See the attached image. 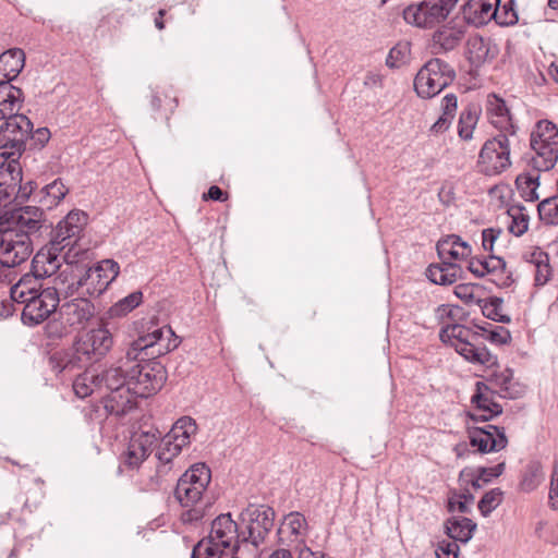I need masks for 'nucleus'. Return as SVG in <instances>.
<instances>
[{"label": "nucleus", "mask_w": 558, "mask_h": 558, "mask_svg": "<svg viewBox=\"0 0 558 558\" xmlns=\"http://www.w3.org/2000/svg\"><path fill=\"white\" fill-rule=\"evenodd\" d=\"M59 315L70 328L82 329L95 316V306L88 299H73L60 306Z\"/></svg>", "instance_id": "aec40b11"}, {"label": "nucleus", "mask_w": 558, "mask_h": 558, "mask_svg": "<svg viewBox=\"0 0 558 558\" xmlns=\"http://www.w3.org/2000/svg\"><path fill=\"white\" fill-rule=\"evenodd\" d=\"M68 192L69 189L65 187L61 179H56L35 194L34 202L38 203L39 206L34 207L40 209V220L44 226H46V220L44 219L45 210L54 208L65 197Z\"/></svg>", "instance_id": "4be33fe9"}, {"label": "nucleus", "mask_w": 558, "mask_h": 558, "mask_svg": "<svg viewBox=\"0 0 558 558\" xmlns=\"http://www.w3.org/2000/svg\"><path fill=\"white\" fill-rule=\"evenodd\" d=\"M508 216L511 218L508 230L515 236H521L529 229L530 217L525 213V207L520 204H511L507 209Z\"/></svg>", "instance_id": "ea45409f"}, {"label": "nucleus", "mask_w": 558, "mask_h": 558, "mask_svg": "<svg viewBox=\"0 0 558 558\" xmlns=\"http://www.w3.org/2000/svg\"><path fill=\"white\" fill-rule=\"evenodd\" d=\"M276 512L268 505L248 504L240 513L244 524L242 543L252 544L256 549L262 545L275 524Z\"/></svg>", "instance_id": "1a4fd4ad"}, {"label": "nucleus", "mask_w": 558, "mask_h": 558, "mask_svg": "<svg viewBox=\"0 0 558 558\" xmlns=\"http://www.w3.org/2000/svg\"><path fill=\"white\" fill-rule=\"evenodd\" d=\"M500 0H469L463 4L464 17L473 23H484L494 19L493 11Z\"/></svg>", "instance_id": "2f4dec72"}, {"label": "nucleus", "mask_w": 558, "mask_h": 558, "mask_svg": "<svg viewBox=\"0 0 558 558\" xmlns=\"http://www.w3.org/2000/svg\"><path fill=\"white\" fill-rule=\"evenodd\" d=\"M458 108V98L453 93L445 95L441 100V116L430 126L429 132L433 134H441L446 132L456 116Z\"/></svg>", "instance_id": "72a5a7b5"}, {"label": "nucleus", "mask_w": 558, "mask_h": 558, "mask_svg": "<svg viewBox=\"0 0 558 558\" xmlns=\"http://www.w3.org/2000/svg\"><path fill=\"white\" fill-rule=\"evenodd\" d=\"M208 536L218 542L223 549H230V558H246L241 548L242 530H239V524L232 519L231 513H221L215 518Z\"/></svg>", "instance_id": "f3484780"}, {"label": "nucleus", "mask_w": 558, "mask_h": 558, "mask_svg": "<svg viewBox=\"0 0 558 558\" xmlns=\"http://www.w3.org/2000/svg\"><path fill=\"white\" fill-rule=\"evenodd\" d=\"M11 299L17 305H23L22 322L33 327L45 322L58 307L60 299L57 288L33 287L29 293L14 295L11 291Z\"/></svg>", "instance_id": "0eeeda50"}, {"label": "nucleus", "mask_w": 558, "mask_h": 558, "mask_svg": "<svg viewBox=\"0 0 558 558\" xmlns=\"http://www.w3.org/2000/svg\"><path fill=\"white\" fill-rule=\"evenodd\" d=\"M463 31L454 27H441L433 34L432 52L445 53L453 50L463 38Z\"/></svg>", "instance_id": "7c9ffc66"}, {"label": "nucleus", "mask_w": 558, "mask_h": 558, "mask_svg": "<svg viewBox=\"0 0 558 558\" xmlns=\"http://www.w3.org/2000/svg\"><path fill=\"white\" fill-rule=\"evenodd\" d=\"M70 328L63 319H52L45 325V335L48 339L58 340L69 333Z\"/></svg>", "instance_id": "5fc2aeb1"}, {"label": "nucleus", "mask_w": 558, "mask_h": 558, "mask_svg": "<svg viewBox=\"0 0 558 558\" xmlns=\"http://www.w3.org/2000/svg\"><path fill=\"white\" fill-rule=\"evenodd\" d=\"M454 294L460 300L469 302L473 299V286L469 283H460L454 288Z\"/></svg>", "instance_id": "e2e57ef3"}, {"label": "nucleus", "mask_w": 558, "mask_h": 558, "mask_svg": "<svg viewBox=\"0 0 558 558\" xmlns=\"http://www.w3.org/2000/svg\"><path fill=\"white\" fill-rule=\"evenodd\" d=\"M180 342L172 328L163 326L154 329L149 327L145 335L130 344L125 359L128 362H136L129 367V391L134 407L136 398H148L162 388L167 371L157 359L177 349Z\"/></svg>", "instance_id": "f257e3e1"}, {"label": "nucleus", "mask_w": 558, "mask_h": 558, "mask_svg": "<svg viewBox=\"0 0 558 558\" xmlns=\"http://www.w3.org/2000/svg\"><path fill=\"white\" fill-rule=\"evenodd\" d=\"M25 52L21 48H11L0 54V80L9 82L17 78L25 66Z\"/></svg>", "instance_id": "a878e982"}, {"label": "nucleus", "mask_w": 558, "mask_h": 558, "mask_svg": "<svg viewBox=\"0 0 558 558\" xmlns=\"http://www.w3.org/2000/svg\"><path fill=\"white\" fill-rule=\"evenodd\" d=\"M548 504L553 510H558V470H557V466L554 470L551 481H550Z\"/></svg>", "instance_id": "680f3d73"}, {"label": "nucleus", "mask_w": 558, "mask_h": 558, "mask_svg": "<svg viewBox=\"0 0 558 558\" xmlns=\"http://www.w3.org/2000/svg\"><path fill=\"white\" fill-rule=\"evenodd\" d=\"M515 187L520 196L525 202H535L538 199L537 189L539 186V172H523L520 173L515 181Z\"/></svg>", "instance_id": "e433bc0d"}, {"label": "nucleus", "mask_w": 558, "mask_h": 558, "mask_svg": "<svg viewBox=\"0 0 558 558\" xmlns=\"http://www.w3.org/2000/svg\"><path fill=\"white\" fill-rule=\"evenodd\" d=\"M468 59L472 66L480 68L489 59V43L481 36L468 40Z\"/></svg>", "instance_id": "58836bf2"}, {"label": "nucleus", "mask_w": 558, "mask_h": 558, "mask_svg": "<svg viewBox=\"0 0 558 558\" xmlns=\"http://www.w3.org/2000/svg\"><path fill=\"white\" fill-rule=\"evenodd\" d=\"M51 133L48 128H38L37 130L32 129V133L27 138L28 150H40L49 142Z\"/></svg>", "instance_id": "3c124183"}, {"label": "nucleus", "mask_w": 558, "mask_h": 558, "mask_svg": "<svg viewBox=\"0 0 558 558\" xmlns=\"http://www.w3.org/2000/svg\"><path fill=\"white\" fill-rule=\"evenodd\" d=\"M41 211L35 207H14L0 211V264L13 268L33 253L34 241L48 230L40 220Z\"/></svg>", "instance_id": "f03ea898"}, {"label": "nucleus", "mask_w": 558, "mask_h": 558, "mask_svg": "<svg viewBox=\"0 0 558 558\" xmlns=\"http://www.w3.org/2000/svg\"><path fill=\"white\" fill-rule=\"evenodd\" d=\"M119 272L120 266L116 260L104 259L97 263L94 267L86 269L77 281L71 284V287L75 286L76 290L81 287H86L88 294L99 295L107 290L112 281H114Z\"/></svg>", "instance_id": "dca6fc26"}, {"label": "nucleus", "mask_w": 558, "mask_h": 558, "mask_svg": "<svg viewBox=\"0 0 558 558\" xmlns=\"http://www.w3.org/2000/svg\"><path fill=\"white\" fill-rule=\"evenodd\" d=\"M504 300L499 296H490L485 300H478V305L482 308L483 315L494 322L509 324L511 318L509 315L501 314V306Z\"/></svg>", "instance_id": "a18cd8bd"}, {"label": "nucleus", "mask_w": 558, "mask_h": 558, "mask_svg": "<svg viewBox=\"0 0 558 558\" xmlns=\"http://www.w3.org/2000/svg\"><path fill=\"white\" fill-rule=\"evenodd\" d=\"M87 220L88 216L86 213L80 209H74L61 219L54 228H51L49 232V244L60 245L66 250L64 253V260L66 263H71V253L82 238Z\"/></svg>", "instance_id": "f8f14e48"}, {"label": "nucleus", "mask_w": 558, "mask_h": 558, "mask_svg": "<svg viewBox=\"0 0 558 558\" xmlns=\"http://www.w3.org/2000/svg\"><path fill=\"white\" fill-rule=\"evenodd\" d=\"M495 22L500 26H512L519 21L518 13L514 9V0H508L504 4L496 2L493 11Z\"/></svg>", "instance_id": "49530a36"}, {"label": "nucleus", "mask_w": 558, "mask_h": 558, "mask_svg": "<svg viewBox=\"0 0 558 558\" xmlns=\"http://www.w3.org/2000/svg\"><path fill=\"white\" fill-rule=\"evenodd\" d=\"M411 44L407 40L397 43L389 51L386 65L390 69H398L410 60Z\"/></svg>", "instance_id": "de8ad7c7"}, {"label": "nucleus", "mask_w": 558, "mask_h": 558, "mask_svg": "<svg viewBox=\"0 0 558 558\" xmlns=\"http://www.w3.org/2000/svg\"><path fill=\"white\" fill-rule=\"evenodd\" d=\"M211 481V471L204 462L191 465L178 480L174 497L183 508L194 507Z\"/></svg>", "instance_id": "9d476101"}, {"label": "nucleus", "mask_w": 558, "mask_h": 558, "mask_svg": "<svg viewBox=\"0 0 558 558\" xmlns=\"http://www.w3.org/2000/svg\"><path fill=\"white\" fill-rule=\"evenodd\" d=\"M191 558H230V555L218 542L207 536L193 547Z\"/></svg>", "instance_id": "79ce46f5"}, {"label": "nucleus", "mask_w": 558, "mask_h": 558, "mask_svg": "<svg viewBox=\"0 0 558 558\" xmlns=\"http://www.w3.org/2000/svg\"><path fill=\"white\" fill-rule=\"evenodd\" d=\"M471 246L459 235L451 234L437 243V253L441 260L463 259L471 255Z\"/></svg>", "instance_id": "cd10ccee"}, {"label": "nucleus", "mask_w": 558, "mask_h": 558, "mask_svg": "<svg viewBox=\"0 0 558 558\" xmlns=\"http://www.w3.org/2000/svg\"><path fill=\"white\" fill-rule=\"evenodd\" d=\"M155 448L157 449L156 457L159 461V464L169 468L170 470L172 469L173 459L177 458L183 449L179 442L172 438H169L168 435L162 437L161 433Z\"/></svg>", "instance_id": "c9c22d12"}, {"label": "nucleus", "mask_w": 558, "mask_h": 558, "mask_svg": "<svg viewBox=\"0 0 558 558\" xmlns=\"http://www.w3.org/2000/svg\"><path fill=\"white\" fill-rule=\"evenodd\" d=\"M476 529L477 524L466 517L451 515L444 522L445 534L452 541L462 544H466L472 539Z\"/></svg>", "instance_id": "b1692460"}, {"label": "nucleus", "mask_w": 558, "mask_h": 558, "mask_svg": "<svg viewBox=\"0 0 558 558\" xmlns=\"http://www.w3.org/2000/svg\"><path fill=\"white\" fill-rule=\"evenodd\" d=\"M498 415H493V413H489L488 411H478V412H466V417L471 420L474 423H485L494 420Z\"/></svg>", "instance_id": "69168bd1"}, {"label": "nucleus", "mask_w": 558, "mask_h": 558, "mask_svg": "<svg viewBox=\"0 0 558 558\" xmlns=\"http://www.w3.org/2000/svg\"><path fill=\"white\" fill-rule=\"evenodd\" d=\"M531 262L535 265V286L546 284L551 277V266L549 264V256L546 252L535 250L531 254Z\"/></svg>", "instance_id": "37998d69"}, {"label": "nucleus", "mask_w": 558, "mask_h": 558, "mask_svg": "<svg viewBox=\"0 0 558 558\" xmlns=\"http://www.w3.org/2000/svg\"><path fill=\"white\" fill-rule=\"evenodd\" d=\"M509 134L498 133L483 144L477 166L485 175H497L511 167Z\"/></svg>", "instance_id": "9b49d317"}, {"label": "nucleus", "mask_w": 558, "mask_h": 558, "mask_svg": "<svg viewBox=\"0 0 558 558\" xmlns=\"http://www.w3.org/2000/svg\"><path fill=\"white\" fill-rule=\"evenodd\" d=\"M504 492L496 487L486 492L478 501V510L483 517H488L502 501Z\"/></svg>", "instance_id": "09e8293b"}, {"label": "nucleus", "mask_w": 558, "mask_h": 558, "mask_svg": "<svg viewBox=\"0 0 558 558\" xmlns=\"http://www.w3.org/2000/svg\"><path fill=\"white\" fill-rule=\"evenodd\" d=\"M458 0H423L418 4H411L403 10L407 23L422 28H432L445 21Z\"/></svg>", "instance_id": "4468645a"}, {"label": "nucleus", "mask_w": 558, "mask_h": 558, "mask_svg": "<svg viewBox=\"0 0 558 558\" xmlns=\"http://www.w3.org/2000/svg\"><path fill=\"white\" fill-rule=\"evenodd\" d=\"M530 147L534 155L527 161L534 171H549L558 160V129L548 120L536 123L530 137Z\"/></svg>", "instance_id": "423d86ee"}, {"label": "nucleus", "mask_w": 558, "mask_h": 558, "mask_svg": "<svg viewBox=\"0 0 558 558\" xmlns=\"http://www.w3.org/2000/svg\"><path fill=\"white\" fill-rule=\"evenodd\" d=\"M494 395L495 391L486 383L476 381L471 403L476 411H488L493 415H501L502 405L494 400Z\"/></svg>", "instance_id": "c756f323"}, {"label": "nucleus", "mask_w": 558, "mask_h": 558, "mask_svg": "<svg viewBox=\"0 0 558 558\" xmlns=\"http://www.w3.org/2000/svg\"><path fill=\"white\" fill-rule=\"evenodd\" d=\"M447 510L450 513L459 512L462 514H469L472 511L471 507L469 505H466V501L458 498L457 490L450 492V495H449L448 501H447Z\"/></svg>", "instance_id": "4d7b16f0"}, {"label": "nucleus", "mask_w": 558, "mask_h": 558, "mask_svg": "<svg viewBox=\"0 0 558 558\" xmlns=\"http://www.w3.org/2000/svg\"><path fill=\"white\" fill-rule=\"evenodd\" d=\"M481 269L483 271V277L497 271L504 272L506 270V262L502 257L489 253L488 257H482Z\"/></svg>", "instance_id": "864d4df0"}, {"label": "nucleus", "mask_w": 558, "mask_h": 558, "mask_svg": "<svg viewBox=\"0 0 558 558\" xmlns=\"http://www.w3.org/2000/svg\"><path fill=\"white\" fill-rule=\"evenodd\" d=\"M485 111L488 122L500 133L514 136L518 126L514 124L510 108L506 100L495 93L487 95Z\"/></svg>", "instance_id": "6ab92c4d"}, {"label": "nucleus", "mask_w": 558, "mask_h": 558, "mask_svg": "<svg viewBox=\"0 0 558 558\" xmlns=\"http://www.w3.org/2000/svg\"><path fill=\"white\" fill-rule=\"evenodd\" d=\"M62 252H66L65 248H63L62 246L60 245H50L49 244V247L47 251L44 250V256L47 257V263H54V264H59V255L62 253Z\"/></svg>", "instance_id": "774afa93"}, {"label": "nucleus", "mask_w": 558, "mask_h": 558, "mask_svg": "<svg viewBox=\"0 0 558 558\" xmlns=\"http://www.w3.org/2000/svg\"><path fill=\"white\" fill-rule=\"evenodd\" d=\"M160 432L155 429L134 433L129 441L126 450L120 456L119 473L123 468L136 470L149 457L155 449Z\"/></svg>", "instance_id": "2eb2a0df"}, {"label": "nucleus", "mask_w": 558, "mask_h": 558, "mask_svg": "<svg viewBox=\"0 0 558 558\" xmlns=\"http://www.w3.org/2000/svg\"><path fill=\"white\" fill-rule=\"evenodd\" d=\"M466 434L471 447L476 448V451L482 454L498 452L508 445L505 428L493 424L484 426L468 425Z\"/></svg>", "instance_id": "a211bd4d"}, {"label": "nucleus", "mask_w": 558, "mask_h": 558, "mask_svg": "<svg viewBox=\"0 0 558 558\" xmlns=\"http://www.w3.org/2000/svg\"><path fill=\"white\" fill-rule=\"evenodd\" d=\"M513 377V372L510 368H506L504 372L497 373L494 372L490 374V376L487 378V380L500 388V390L504 392V397L513 398V396L510 393V384Z\"/></svg>", "instance_id": "603ef678"}, {"label": "nucleus", "mask_w": 558, "mask_h": 558, "mask_svg": "<svg viewBox=\"0 0 558 558\" xmlns=\"http://www.w3.org/2000/svg\"><path fill=\"white\" fill-rule=\"evenodd\" d=\"M484 339H487L495 344L505 345L511 342V333L507 328L496 326L494 329L489 330V333L486 337L484 336Z\"/></svg>", "instance_id": "13d9d810"}, {"label": "nucleus", "mask_w": 558, "mask_h": 558, "mask_svg": "<svg viewBox=\"0 0 558 558\" xmlns=\"http://www.w3.org/2000/svg\"><path fill=\"white\" fill-rule=\"evenodd\" d=\"M543 481L544 472L541 462L536 460L530 461L522 470L519 489L523 493H531L535 490Z\"/></svg>", "instance_id": "f704fd0d"}, {"label": "nucleus", "mask_w": 558, "mask_h": 558, "mask_svg": "<svg viewBox=\"0 0 558 558\" xmlns=\"http://www.w3.org/2000/svg\"><path fill=\"white\" fill-rule=\"evenodd\" d=\"M204 199H211L215 202H225L228 198V194L223 192L219 186L211 185L207 193L204 194Z\"/></svg>", "instance_id": "338daca9"}, {"label": "nucleus", "mask_w": 558, "mask_h": 558, "mask_svg": "<svg viewBox=\"0 0 558 558\" xmlns=\"http://www.w3.org/2000/svg\"><path fill=\"white\" fill-rule=\"evenodd\" d=\"M0 124V157L1 174H12L16 179L23 175L19 161L24 151L27 150V138L32 133L33 122L25 114L8 116Z\"/></svg>", "instance_id": "20e7f679"}, {"label": "nucleus", "mask_w": 558, "mask_h": 558, "mask_svg": "<svg viewBox=\"0 0 558 558\" xmlns=\"http://www.w3.org/2000/svg\"><path fill=\"white\" fill-rule=\"evenodd\" d=\"M124 366L125 364L110 366L100 373H94L92 384L97 390L109 391L101 397L99 404L96 405V412L102 408L106 416L122 417L134 409V402H132L129 391V368L124 369Z\"/></svg>", "instance_id": "7ed1b4c3"}, {"label": "nucleus", "mask_w": 558, "mask_h": 558, "mask_svg": "<svg viewBox=\"0 0 558 558\" xmlns=\"http://www.w3.org/2000/svg\"><path fill=\"white\" fill-rule=\"evenodd\" d=\"M142 302L143 293L142 291L136 290L110 306L108 313L112 318L123 317L140 306Z\"/></svg>", "instance_id": "c03bdc74"}, {"label": "nucleus", "mask_w": 558, "mask_h": 558, "mask_svg": "<svg viewBox=\"0 0 558 558\" xmlns=\"http://www.w3.org/2000/svg\"><path fill=\"white\" fill-rule=\"evenodd\" d=\"M94 373L90 371L84 372L77 376L73 381V390L78 398H86L90 396L97 388L92 384Z\"/></svg>", "instance_id": "8fccbe9b"}, {"label": "nucleus", "mask_w": 558, "mask_h": 558, "mask_svg": "<svg viewBox=\"0 0 558 558\" xmlns=\"http://www.w3.org/2000/svg\"><path fill=\"white\" fill-rule=\"evenodd\" d=\"M439 338L441 342L450 343L457 353L474 365L487 368L498 366V357L483 342L482 332L461 324H448L441 327Z\"/></svg>", "instance_id": "39448f33"}, {"label": "nucleus", "mask_w": 558, "mask_h": 558, "mask_svg": "<svg viewBox=\"0 0 558 558\" xmlns=\"http://www.w3.org/2000/svg\"><path fill=\"white\" fill-rule=\"evenodd\" d=\"M169 471V468L159 464L154 472L142 474L137 481L138 489L145 493H156L160 490L166 482L165 476Z\"/></svg>", "instance_id": "a19ab883"}, {"label": "nucleus", "mask_w": 558, "mask_h": 558, "mask_svg": "<svg viewBox=\"0 0 558 558\" xmlns=\"http://www.w3.org/2000/svg\"><path fill=\"white\" fill-rule=\"evenodd\" d=\"M307 522L305 517L298 512H290L284 515V519L278 529L277 535L280 543H284V535L288 534V541L290 542H299L304 536V532L306 530Z\"/></svg>", "instance_id": "c85d7f7f"}, {"label": "nucleus", "mask_w": 558, "mask_h": 558, "mask_svg": "<svg viewBox=\"0 0 558 558\" xmlns=\"http://www.w3.org/2000/svg\"><path fill=\"white\" fill-rule=\"evenodd\" d=\"M112 345V333L105 326L78 335L73 342V349L78 353L84 366L102 360Z\"/></svg>", "instance_id": "ddd939ff"}, {"label": "nucleus", "mask_w": 558, "mask_h": 558, "mask_svg": "<svg viewBox=\"0 0 558 558\" xmlns=\"http://www.w3.org/2000/svg\"><path fill=\"white\" fill-rule=\"evenodd\" d=\"M24 101V93L8 80H0V121L19 113Z\"/></svg>", "instance_id": "393cba45"}, {"label": "nucleus", "mask_w": 558, "mask_h": 558, "mask_svg": "<svg viewBox=\"0 0 558 558\" xmlns=\"http://www.w3.org/2000/svg\"><path fill=\"white\" fill-rule=\"evenodd\" d=\"M197 430V424L194 418L190 416L180 417L172 426L171 430L167 434L169 438H172L179 442L182 447L189 446L191 442V436Z\"/></svg>", "instance_id": "4c0bfd02"}, {"label": "nucleus", "mask_w": 558, "mask_h": 558, "mask_svg": "<svg viewBox=\"0 0 558 558\" xmlns=\"http://www.w3.org/2000/svg\"><path fill=\"white\" fill-rule=\"evenodd\" d=\"M506 468L505 462H500L493 468L480 466L477 469L478 478H482L484 483H489L493 478L499 477Z\"/></svg>", "instance_id": "052dcab7"}, {"label": "nucleus", "mask_w": 558, "mask_h": 558, "mask_svg": "<svg viewBox=\"0 0 558 558\" xmlns=\"http://www.w3.org/2000/svg\"><path fill=\"white\" fill-rule=\"evenodd\" d=\"M502 233V230L499 228H487L482 231V246L483 250L487 253L494 252V244L499 235Z\"/></svg>", "instance_id": "bf43d9fd"}, {"label": "nucleus", "mask_w": 558, "mask_h": 558, "mask_svg": "<svg viewBox=\"0 0 558 558\" xmlns=\"http://www.w3.org/2000/svg\"><path fill=\"white\" fill-rule=\"evenodd\" d=\"M435 554L436 558H459L460 547L458 542L442 539L438 542Z\"/></svg>", "instance_id": "6e6d98bb"}, {"label": "nucleus", "mask_w": 558, "mask_h": 558, "mask_svg": "<svg viewBox=\"0 0 558 558\" xmlns=\"http://www.w3.org/2000/svg\"><path fill=\"white\" fill-rule=\"evenodd\" d=\"M48 366L54 375L59 376L62 373H72L75 369H81L84 364L77 352L73 349H60L49 353L47 360Z\"/></svg>", "instance_id": "5701e85b"}, {"label": "nucleus", "mask_w": 558, "mask_h": 558, "mask_svg": "<svg viewBox=\"0 0 558 558\" xmlns=\"http://www.w3.org/2000/svg\"><path fill=\"white\" fill-rule=\"evenodd\" d=\"M22 180L16 185L15 192L13 195H15V201L19 204H22L24 202H27L32 199L34 202V196L36 193H28V189H26V185H22Z\"/></svg>", "instance_id": "0e129e2a"}, {"label": "nucleus", "mask_w": 558, "mask_h": 558, "mask_svg": "<svg viewBox=\"0 0 558 558\" xmlns=\"http://www.w3.org/2000/svg\"><path fill=\"white\" fill-rule=\"evenodd\" d=\"M456 76V71L449 63L433 58L415 75L414 89L418 97L429 99L451 85Z\"/></svg>", "instance_id": "6e6552de"}, {"label": "nucleus", "mask_w": 558, "mask_h": 558, "mask_svg": "<svg viewBox=\"0 0 558 558\" xmlns=\"http://www.w3.org/2000/svg\"><path fill=\"white\" fill-rule=\"evenodd\" d=\"M463 269L460 265L441 260L440 264H432L426 270L427 278L435 284L449 286L461 279Z\"/></svg>", "instance_id": "bb28decb"}, {"label": "nucleus", "mask_w": 558, "mask_h": 558, "mask_svg": "<svg viewBox=\"0 0 558 558\" xmlns=\"http://www.w3.org/2000/svg\"><path fill=\"white\" fill-rule=\"evenodd\" d=\"M481 112V107L475 104H469L462 109L457 128L460 140L471 141L473 138V132L478 123Z\"/></svg>", "instance_id": "473e14b6"}, {"label": "nucleus", "mask_w": 558, "mask_h": 558, "mask_svg": "<svg viewBox=\"0 0 558 558\" xmlns=\"http://www.w3.org/2000/svg\"><path fill=\"white\" fill-rule=\"evenodd\" d=\"M47 265V257L44 256V248L38 251L32 259L31 271L23 275L20 280L12 286L14 295H22V293H29L33 287L41 288V280L48 277V271L45 268Z\"/></svg>", "instance_id": "412c9836"}]
</instances>
